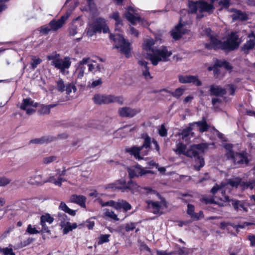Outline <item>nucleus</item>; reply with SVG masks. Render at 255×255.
I'll return each mask as SVG.
<instances>
[{
    "instance_id": "nucleus-35",
    "label": "nucleus",
    "mask_w": 255,
    "mask_h": 255,
    "mask_svg": "<svg viewBox=\"0 0 255 255\" xmlns=\"http://www.w3.org/2000/svg\"><path fill=\"white\" fill-rule=\"evenodd\" d=\"M229 10L231 12H234V13L232 15L233 20H246L247 19L246 15L240 10L234 8L230 9Z\"/></svg>"
},
{
    "instance_id": "nucleus-61",
    "label": "nucleus",
    "mask_w": 255,
    "mask_h": 255,
    "mask_svg": "<svg viewBox=\"0 0 255 255\" xmlns=\"http://www.w3.org/2000/svg\"><path fill=\"white\" fill-rule=\"evenodd\" d=\"M135 228V224L133 223H130L127 224L125 227V229L127 232H129L133 230Z\"/></svg>"
},
{
    "instance_id": "nucleus-49",
    "label": "nucleus",
    "mask_w": 255,
    "mask_h": 255,
    "mask_svg": "<svg viewBox=\"0 0 255 255\" xmlns=\"http://www.w3.org/2000/svg\"><path fill=\"white\" fill-rule=\"evenodd\" d=\"M110 17L114 19L116 21V24L117 26L122 25V20L120 18L119 13L118 12H114Z\"/></svg>"
},
{
    "instance_id": "nucleus-39",
    "label": "nucleus",
    "mask_w": 255,
    "mask_h": 255,
    "mask_svg": "<svg viewBox=\"0 0 255 255\" xmlns=\"http://www.w3.org/2000/svg\"><path fill=\"white\" fill-rule=\"evenodd\" d=\"M195 158L196 163L194 165L195 168L199 171L200 168L204 165V160L202 156L197 154L196 157H194Z\"/></svg>"
},
{
    "instance_id": "nucleus-43",
    "label": "nucleus",
    "mask_w": 255,
    "mask_h": 255,
    "mask_svg": "<svg viewBox=\"0 0 255 255\" xmlns=\"http://www.w3.org/2000/svg\"><path fill=\"white\" fill-rule=\"evenodd\" d=\"M97 201L98 203L101 205L102 207L109 206L112 207L116 209V202L113 200H110L109 201L104 202L101 199L98 198Z\"/></svg>"
},
{
    "instance_id": "nucleus-47",
    "label": "nucleus",
    "mask_w": 255,
    "mask_h": 255,
    "mask_svg": "<svg viewBox=\"0 0 255 255\" xmlns=\"http://www.w3.org/2000/svg\"><path fill=\"white\" fill-rule=\"evenodd\" d=\"M111 237L109 234H101L98 238V244L102 245L110 241L109 238Z\"/></svg>"
},
{
    "instance_id": "nucleus-48",
    "label": "nucleus",
    "mask_w": 255,
    "mask_h": 255,
    "mask_svg": "<svg viewBox=\"0 0 255 255\" xmlns=\"http://www.w3.org/2000/svg\"><path fill=\"white\" fill-rule=\"evenodd\" d=\"M216 65L219 66L220 67H224L227 70H230L232 68L230 64L224 60H217L216 62Z\"/></svg>"
},
{
    "instance_id": "nucleus-53",
    "label": "nucleus",
    "mask_w": 255,
    "mask_h": 255,
    "mask_svg": "<svg viewBox=\"0 0 255 255\" xmlns=\"http://www.w3.org/2000/svg\"><path fill=\"white\" fill-rule=\"evenodd\" d=\"M33 178L35 180V181H32L31 179H30L28 183L31 185H37L40 184L41 183V176L40 175H34L33 176Z\"/></svg>"
},
{
    "instance_id": "nucleus-64",
    "label": "nucleus",
    "mask_w": 255,
    "mask_h": 255,
    "mask_svg": "<svg viewBox=\"0 0 255 255\" xmlns=\"http://www.w3.org/2000/svg\"><path fill=\"white\" fill-rule=\"evenodd\" d=\"M248 239L250 241L251 246L255 247V235H249L248 236Z\"/></svg>"
},
{
    "instance_id": "nucleus-24",
    "label": "nucleus",
    "mask_w": 255,
    "mask_h": 255,
    "mask_svg": "<svg viewBox=\"0 0 255 255\" xmlns=\"http://www.w3.org/2000/svg\"><path fill=\"white\" fill-rule=\"evenodd\" d=\"M86 197L82 195H73L70 198V201L72 203H76L81 207L86 208Z\"/></svg>"
},
{
    "instance_id": "nucleus-26",
    "label": "nucleus",
    "mask_w": 255,
    "mask_h": 255,
    "mask_svg": "<svg viewBox=\"0 0 255 255\" xmlns=\"http://www.w3.org/2000/svg\"><path fill=\"white\" fill-rule=\"evenodd\" d=\"M175 151L178 154H183L187 156L192 157L191 148L190 150H187L186 145L181 142L177 144Z\"/></svg>"
},
{
    "instance_id": "nucleus-32",
    "label": "nucleus",
    "mask_w": 255,
    "mask_h": 255,
    "mask_svg": "<svg viewBox=\"0 0 255 255\" xmlns=\"http://www.w3.org/2000/svg\"><path fill=\"white\" fill-rule=\"evenodd\" d=\"M54 137L52 136H44L41 138H35L30 140V143L35 144H44L53 141Z\"/></svg>"
},
{
    "instance_id": "nucleus-34",
    "label": "nucleus",
    "mask_w": 255,
    "mask_h": 255,
    "mask_svg": "<svg viewBox=\"0 0 255 255\" xmlns=\"http://www.w3.org/2000/svg\"><path fill=\"white\" fill-rule=\"evenodd\" d=\"M63 17H61L57 20H53L49 23V26L52 30L56 31L62 27L65 22L63 20Z\"/></svg>"
},
{
    "instance_id": "nucleus-7",
    "label": "nucleus",
    "mask_w": 255,
    "mask_h": 255,
    "mask_svg": "<svg viewBox=\"0 0 255 255\" xmlns=\"http://www.w3.org/2000/svg\"><path fill=\"white\" fill-rule=\"evenodd\" d=\"M107 21L103 17H99L95 18L92 22H89L85 29L86 35L92 37L96 33H107L109 32V28Z\"/></svg>"
},
{
    "instance_id": "nucleus-14",
    "label": "nucleus",
    "mask_w": 255,
    "mask_h": 255,
    "mask_svg": "<svg viewBox=\"0 0 255 255\" xmlns=\"http://www.w3.org/2000/svg\"><path fill=\"white\" fill-rule=\"evenodd\" d=\"M57 90L60 92H66L67 95H70L72 92L75 93L76 90V87L73 83H64V81L59 78L56 82Z\"/></svg>"
},
{
    "instance_id": "nucleus-8",
    "label": "nucleus",
    "mask_w": 255,
    "mask_h": 255,
    "mask_svg": "<svg viewBox=\"0 0 255 255\" xmlns=\"http://www.w3.org/2000/svg\"><path fill=\"white\" fill-rule=\"evenodd\" d=\"M47 59L50 61L51 65L59 69L63 75H66L68 73L66 70L69 69L71 64V61L69 57L61 58L60 54L54 52L47 56Z\"/></svg>"
},
{
    "instance_id": "nucleus-29",
    "label": "nucleus",
    "mask_w": 255,
    "mask_h": 255,
    "mask_svg": "<svg viewBox=\"0 0 255 255\" xmlns=\"http://www.w3.org/2000/svg\"><path fill=\"white\" fill-rule=\"evenodd\" d=\"M232 204L234 209L238 211H244L247 212L248 211V208L245 203L239 200H232Z\"/></svg>"
},
{
    "instance_id": "nucleus-13",
    "label": "nucleus",
    "mask_w": 255,
    "mask_h": 255,
    "mask_svg": "<svg viewBox=\"0 0 255 255\" xmlns=\"http://www.w3.org/2000/svg\"><path fill=\"white\" fill-rule=\"evenodd\" d=\"M189 29L186 23L181 22V19L178 24L171 31V35L174 40H178L183 35L188 32Z\"/></svg>"
},
{
    "instance_id": "nucleus-1",
    "label": "nucleus",
    "mask_w": 255,
    "mask_h": 255,
    "mask_svg": "<svg viewBox=\"0 0 255 255\" xmlns=\"http://www.w3.org/2000/svg\"><path fill=\"white\" fill-rule=\"evenodd\" d=\"M154 40L148 38L144 40L142 48L146 52V58L150 60L153 65H157L159 62H166L169 60L172 54L171 50H168L166 47L157 48L154 45Z\"/></svg>"
},
{
    "instance_id": "nucleus-19",
    "label": "nucleus",
    "mask_w": 255,
    "mask_h": 255,
    "mask_svg": "<svg viewBox=\"0 0 255 255\" xmlns=\"http://www.w3.org/2000/svg\"><path fill=\"white\" fill-rule=\"evenodd\" d=\"M140 112L138 108L132 109L130 107H123L119 109V115L122 117L131 118Z\"/></svg>"
},
{
    "instance_id": "nucleus-15",
    "label": "nucleus",
    "mask_w": 255,
    "mask_h": 255,
    "mask_svg": "<svg viewBox=\"0 0 255 255\" xmlns=\"http://www.w3.org/2000/svg\"><path fill=\"white\" fill-rule=\"evenodd\" d=\"M228 159L231 160L235 165L248 163L247 158L244 153L229 152L228 154Z\"/></svg>"
},
{
    "instance_id": "nucleus-22",
    "label": "nucleus",
    "mask_w": 255,
    "mask_h": 255,
    "mask_svg": "<svg viewBox=\"0 0 255 255\" xmlns=\"http://www.w3.org/2000/svg\"><path fill=\"white\" fill-rule=\"evenodd\" d=\"M209 144L203 142L194 144L191 146L192 157H196L197 154L204 152L208 148Z\"/></svg>"
},
{
    "instance_id": "nucleus-12",
    "label": "nucleus",
    "mask_w": 255,
    "mask_h": 255,
    "mask_svg": "<svg viewBox=\"0 0 255 255\" xmlns=\"http://www.w3.org/2000/svg\"><path fill=\"white\" fill-rule=\"evenodd\" d=\"M125 16L128 21L132 24H134L137 22L143 24L144 26L148 25V22L142 19L136 12L134 7L132 6L128 7V11L126 13Z\"/></svg>"
},
{
    "instance_id": "nucleus-11",
    "label": "nucleus",
    "mask_w": 255,
    "mask_h": 255,
    "mask_svg": "<svg viewBox=\"0 0 255 255\" xmlns=\"http://www.w3.org/2000/svg\"><path fill=\"white\" fill-rule=\"evenodd\" d=\"M146 203L149 210L154 214H162L163 210L167 207L166 202L163 199L160 202L147 200Z\"/></svg>"
},
{
    "instance_id": "nucleus-31",
    "label": "nucleus",
    "mask_w": 255,
    "mask_h": 255,
    "mask_svg": "<svg viewBox=\"0 0 255 255\" xmlns=\"http://www.w3.org/2000/svg\"><path fill=\"white\" fill-rule=\"evenodd\" d=\"M138 64L141 67V70L142 71V75L146 79H149L151 78L150 72L149 71V68L147 67V62L140 60L138 61Z\"/></svg>"
},
{
    "instance_id": "nucleus-25",
    "label": "nucleus",
    "mask_w": 255,
    "mask_h": 255,
    "mask_svg": "<svg viewBox=\"0 0 255 255\" xmlns=\"http://www.w3.org/2000/svg\"><path fill=\"white\" fill-rule=\"evenodd\" d=\"M189 125L192 127L196 126L197 129L201 132L207 131L209 128V126L204 120L193 123H190Z\"/></svg>"
},
{
    "instance_id": "nucleus-63",
    "label": "nucleus",
    "mask_w": 255,
    "mask_h": 255,
    "mask_svg": "<svg viewBox=\"0 0 255 255\" xmlns=\"http://www.w3.org/2000/svg\"><path fill=\"white\" fill-rule=\"evenodd\" d=\"M222 100L218 98H214L212 99V104L215 107H217L218 104H220Z\"/></svg>"
},
{
    "instance_id": "nucleus-18",
    "label": "nucleus",
    "mask_w": 255,
    "mask_h": 255,
    "mask_svg": "<svg viewBox=\"0 0 255 255\" xmlns=\"http://www.w3.org/2000/svg\"><path fill=\"white\" fill-rule=\"evenodd\" d=\"M83 22L80 17H78L72 21L71 26L69 29V34L70 36H74L79 33L81 27L83 25Z\"/></svg>"
},
{
    "instance_id": "nucleus-58",
    "label": "nucleus",
    "mask_w": 255,
    "mask_h": 255,
    "mask_svg": "<svg viewBox=\"0 0 255 255\" xmlns=\"http://www.w3.org/2000/svg\"><path fill=\"white\" fill-rule=\"evenodd\" d=\"M10 180L5 177H0V186H4L8 184Z\"/></svg>"
},
{
    "instance_id": "nucleus-42",
    "label": "nucleus",
    "mask_w": 255,
    "mask_h": 255,
    "mask_svg": "<svg viewBox=\"0 0 255 255\" xmlns=\"http://www.w3.org/2000/svg\"><path fill=\"white\" fill-rule=\"evenodd\" d=\"M77 227L76 223L71 224L69 222L67 224L62 228L63 229V233L64 235L67 234L69 232L72 231L73 230L75 229Z\"/></svg>"
},
{
    "instance_id": "nucleus-50",
    "label": "nucleus",
    "mask_w": 255,
    "mask_h": 255,
    "mask_svg": "<svg viewBox=\"0 0 255 255\" xmlns=\"http://www.w3.org/2000/svg\"><path fill=\"white\" fill-rule=\"evenodd\" d=\"M102 81L101 78H99L96 80H92L91 81L89 82L88 86L90 88H95L98 86H100L102 84Z\"/></svg>"
},
{
    "instance_id": "nucleus-54",
    "label": "nucleus",
    "mask_w": 255,
    "mask_h": 255,
    "mask_svg": "<svg viewBox=\"0 0 255 255\" xmlns=\"http://www.w3.org/2000/svg\"><path fill=\"white\" fill-rule=\"evenodd\" d=\"M57 159V156H50L48 157H45L43 158V162L45 164H49Z\"/></svg>"
},
{
    "instance_id": "nucleus-57",
    "label": "nucleus",
    "mask_w": 255,
    "mask_h": 255,
    "mask_svg": "<svg viewBox=\"0 0 255 255\" xmlns=\"http://www.w3.org/2000/svg\"><path fill=\"white\" fill-rule=\"evenodd\" d=\"M224 147L225 149L226 150V156L228 158V154L229 152H231L232 153H234V152L232 150L233 145L232 144L229 143H225L224 145Z\"/></svg>"
},
{
    "instance_id": "nucleus-6",
    "label": "nucleus",
    "mask_w": 255,
    "mask_h": 255,
    "mask_svg": "<svg viewBox=\"0 0 255 255\" xmlns=\"http://www.w3.org/2000/svg\"><path fill=\"white\" fill-rule=\"evenodd\" d=\"M215 7L212 2H208L204 0H199L194 1L189 0L188 1L189 12L191 13H196L197 18H202L205 12L212 13Z\"/></svg>"
},
{
    "instance_id": "nucleus-36",
    "label": "nucleus",
    "mask_w": 255,
    "mask_h": 255,
    "mask_svg": "<svg viewBox=\"0 0 255 255\" xmlns=\"http://www.w3.org/2000/svg\"><path fill=\"white\" fill-rule=\"evenodd\" d=\"M255 46V41L254 39H250L247 41L242 47V51L245 54H248L249 51Z\"/></svg>"
},
{
    "instance_id": "nucleus-27",
    "label": "nucleus",
    "mask_w": 255,
    "mask_h": 255,
    "mask_svg": "<svg viewBox=\"0 0 255 255\" xmlns=\"http://www.w3.org/2000/svg\"><path fill=\"white\" fill-rule=\"evenodd\" d=\"M65 173H66V170H63L61 172V173L60 174H59V176L58 177L57 179H56L54 176H51L49 177V178L47 181H45L44 182H50V183H52L55 184V185H57L58 186H61L62 185V182L66 181L65 179H64V178L61 177L62 176L65 175Z\"/></svg>"
},
{
    "instance_id": "nucleus-60",
    "label": "nucleus",
    "mask_w": 255,
    "mask_h": 255,
    "mask_svg": "<svg viewBox=\"0 0 255 255\" xmlns=\"http://www.w3.org/2000/svg\"><path fill=\"white\" fill-rule=\"evenodd\" d=\"M139 249H140V251H146L148 252V253H149L151 254V255H152V251H151V249L149 248H148L144 243H141V244L139 246Z\"/></svg>"
},
{
    "instance_id": "nucleus-21",
    "label": "nucleus",
    "mask_w": 255,
    "mask_h": 255,
    "mask_svg": "<svg viewBox=\"0 0 255 255\" xmlns=\"http://www.w3.org/2000/svg\"><path fill=\"white\" fill-rule=\"evenodd\" d=\"M179 80L181 83H193L197 86L201 85V82L197 77L194 76L180 75L179 76Z\"/></svg>"
},
{
    "instance_id": "nucleus-33",
    "label": "nucleus",
    "mask_w": 255,
    "mask_h": 255,
    "mask_svg": "<svg viewBox=\"0 0 255 255\" xmlns=\"http://www.w3.org/2000/svg\"><path fill=\"white\" fill-rule=\"evenodd\" d=\"M250 225H251V224L250 223L245 222L243 224H239L237 226H235L234 224H232L230 222H223L220 223V227L222 230H225V229L228 230V227L229 226H232L234 228L237 227V228L242 229V228H245V227L249 226Z\"/></svg>"
},
{
    "instance_id": "nucleus-30",
    "label": "nucleus",
    "mask_w": 255,
    "mask_h": 255,
    "mask_svg": "<svg viewBox=\"0 0 255 255\" xmlns=\"http://www.w3.org/2000/svg\"><path fill=\"white\" fill-rule=\"evenodd\" d=\"M131 208V205L126 200H118L116 202V209L117 210L123 209L125 212H127L130 210Z\"/></svg>"
},
{
    "instance_id": "nucleus-45",
    "label": "nucleus",
    "mask_w": 255,
    "mask_h": 255,
    "mask_svg": "<svg viewBox=\"0 0 255 255\" xmlns=\"http://www.w3.org/2000/svg\"><path fill=\"white\" fill-rule=\"evenodd\" d=\"M187 214L192 218L198 219L199 217L198 214L194 213V207L191 204H188Z\"/></svg>"
},
{
    "instance_id": "nucleus-4",
    "label": "nucleus",
    "mask_w": 255,
    "mask_h": 255,
    "mask_svg": "<svg viewBox=\"0 0 255 255\" xmlns=\"http://www.w3.org/2000/svg\"><path fill=\"white\" fill-rule=\"evenodd\" d=\"M205 32L209 37L210 40V44L207 43L205 45L206 48L208 49H222L232 50L237 48L239 45V43L238 41L239 37L235 32H232L229 35L227 40L223 42L212 36L211 34V29L210 28H207Z\"/></svg>"
},
{
    "instance_id": "nucleus-3",
    "label": "nucleus",
    "mask_w": 255,
    "mask_h": 255,
    "mask_svg": "<svg viewBox=\"0 0 255 255\" xmlns=\"http://www.w3.org/2000/svg\"><path fill=\"white\" fill-rule=\"evenodd\" d=\"M106 189H111L113 191L116 189L121 190L123 192L129 190L133 194H146L149 198H154L158 197L159 194L155 191L148 187H142L137 185L135 183L130 180L127 183L124 179H121L114 183L109 184L106 186Z\"/></svg>"
},
{
    "instance_id": "nucleus-56",
    "label": "nucleus",
    "mask_w": 255,
    "mask_h": 255,
    "mask_svg": "<svg viewBox=\"0 0 255 255\" xmlns=\"http://www.w3.org/2000/svg\"><path fill=\"white\" fill-rule=\"evenodd\" d=\"M184 89L181 88H177L174 92L172 93V95L173 97H176V98H179L184 92Z\"/></svg>"
},
{
    "instance_id": "nucleus-23",
    "label": "nucleus",
    "mask_w": 255,
    "mask_h": 255,
    "mask_svg": "<svg viewBox=\"0 0 255 255\" xmlns=\"http://www.w3.org/2000/svg\"><path fill=\"white\" fill-rule=\"evenodd\" d=\"M54 221V218L49 214L42 215L40 217V225L42 226V230L45 233H49L50 231L46 226V223L51 224Z\"/></svg>"
},
{
    "instance_id": "nucleus-46",
    "label": "nucleus",
    "mask_w": 255,
    "mask_h": 255,
    "mask_svg": "<svg viewBox=\"0 0 255 255\" xmlns=\"http://www.w3.org/2000/svg\"><path fill=\"white\" fill-rule=\"evenodd\" d=\"M192 126H190L189 125V127H187L184 128L181 132V135L182 136V138L183 140H187L188 139V136L190 135V132L192 130Z\"/></svg>"
},
{
    "instance_id": "nucleus-40",
    "label": "nucleus",
    "mask_w": 255,
    "mask_h": 255,
    "mask_svg": "<svg viewBox=\"0 0 255 255\" xmlns=\"http://www.w3.org/2000/svg\"><path fill=\"white\" fill-rule=\"evenodd\" d=\"M104 215L105 217L110 218L111 219H112L115 221H118L119 220V218L114 211L109 209H105L104 210Z\"/></svg>"
},
{
    "instance_id": "nucleus-37",
    "label": "nucleus",
    "mask_w": 255,
    "mask_h": 255,
    "mask_svg": "<svg viewBox=\"0 0 255 255\" xmlns=\"http://www.w3.org/2000/svg\"><path fill=\"white\" fill-rule=\"evenodd\" d=\"M55 104H50L48 105H42L38 110V113L41 115L49 114L51 108L56 106Z\"/></svg>"
},
{
    "instance_id": "nucleus-52",
    "label": "nucleus",
    "mask_w": 255,
    "mask_h": 255,
    "mask_svg": "<svg viewBox=\"0 0 255 255\" xmlns=\"http://www.w3.org/2000/svg\"><path fill=\"white\" fill-rule=\"evenodd\" d=\"M41 62L42 60L40 58H36L35 57H32L30 63L31 69L32 70L35 69L37 67V66Z\"/></svg>"
},
{
    "instance_id": "nucleus-44",
    "label": "nucleus",
    "mask_w": 255,
    "mask_h": 255,
    "mask_svg": "<svg viewBox=\"0 0 255 255\" xmlns=\"http://www.w3.org/2000/svg\"><path fill=\"white\" fill-rule=\"evenodd\" d=\"M82 59H86L87 60V63L85 64L86 66V68H88V71L89 72L95 73L96 72V63H92L91 62V60L89 57H85L83 58Z\"/></svg>"
},
{
    "instance_id": "nucleus-59",
    "label": "nucleus",
    "mask_w": 255,
    "mask_h": 255,
    "mask_svg": "<svg viewBox=\"0 0 255 255\" xmlns=\"http://www.w3.org/2000/svg\"><path fill=\"white\" fill-rule=\"evenodd\" d=\"M158 133L161 136H165L167 135V129L164 124L162 125L159 128Z\"/></svg>"
},
{
    "instance_id": "nucleus-9",
    "label": "nucleus",
    "mask_w": 255,
    "mask_h": 255,
    "mask_svg": "<svg viewBox=\"0 0 255 255\" xmlns=\"http://www.w3.org/2000/svg\"><path fill=\"white\" fill-rule=\"evenodd\" d=\"M110 38L116 43L115 48L120 49L121 52L124 53L127 57L129 56L130 44L124 38L123 35L120 34H110Z\"/></svg>"
},
{
    "instance_id": "nucleus-38",
    "label": "nucleus",
    "mask_w": 255,
    "mask_h": 255,
    "mask_svg": "<svg viewBox=\"0 0 255 255\" xmlns=\"http://www.w3.org/2000/svg\"><path fill=\"white\" fill-rule=\"evenodd\" d=\"M59 209L71 216H74L76 215V210H73L70 209L63 202H62L60 203L59 205Z\"/></svg>"
},
{
    "instance_id": "nucleus-17",
    "label": "nucleus",
    "mask_w": 255,
    "mask_h": 255,
    "mask_svg": "<svg viewBox=\"0 0 255 255\" xmlns=\"http://www.w3.org/2000/svg\"><path fill=\"white\" fill-rule=\"evenodd\" d=\"M37 106V103H34L30 98H26L23 100L20 108L26 111L27 114L31 115L35 112L33 108L36 107Z\"/></svg>"
},
{
    "instance_id": "nucleus-20",
    "label": "nucleus",
    "mask_w": 255,
    "mask_h": 255,
    "mask_svg": "<svg viewBox=\"0 0 255 255\" xmlns=\"http://www.w3.org/2000/svg\"><path fill=\"white\" fill-rule=\"evenodd\" d=\"M128 171L129 177L131 178L142 176L148 172V171H144L139 165L128 168Z\"/></svg>"
},
{
    "instance_id": "nucleus-62",
    "label": "nucleus",
    "mask_w": 255,
    "mask_h": 255,
    "mask_svg": "<svg viewBox=\"0 0 255 255\" xmlns=\"http://www.w3.org/2000/svg\"><path fill=\"white\" fill-rule=\"evenodd\" d=\"M33 240L32 238H29L26 240L24 241L21 243V247H25L33 242Z\"/></svg>"
},
{
    "instance_id": "nucleus-5",
    "label": "nucleus",
    "mask_w": 255,
    "mask_h": 255,
    "mask_svg": "<svg viewBox=\"0 0 255 255\" xmlns=\"http://www.w3.org/2000/svg\"><path fill=\"white\" fill-rule=\"evenodd\" d=\"M151 144V148L155 149L157 151H159V146L157 142L153 139L151 142L150 138L146 136L144 139V142L142 146L139 147H133L126 149L127 151L131 155H133L136 159L140 160L143 159L142 156L147 154L150 149V145Z\"/></svg>"
},
{
    "instance_id": "nucleus-51",
    "label": "nucleus",
    "mask_w": 255,
    "mask_h": 255,
    "mask_svg": "<svg viewBox=\"0 0 255 255\" xmlns=\"http://www.w3.org/2000/svg\"><path fill=\"white\" fill-rule=\"evenodd\" d=\"M0 253L4 255H15L12 248H0Z\"/></svg>"
},
{
    "instance_id": "nucleus-2",
    "label": "nucleus",
    "mask_w": 255,
    "mask_h": 255,
    "mask_svg": "<svg viewBox=\"0 0 255 255\" xmlns=\"http://www.w3.org/2000/svg\"><path fill=\"white\" fill-rule=\"evenodd\" d=\"M254 174L255 175V168L254 169ZM229 186L233 188H238L241 186L243 189L255 188V180L250 181L247 182H243L242 179L239 177L234 178L228 180L227 183H222L220 185L216 184L211 189V193L213 195H215L218 192H221V196L219 197V199L224 203H219L221 206L226 205L225 203L230 201L228 196L226 195L225 190Z\"/></svg>"
},
{
    "instance_id": "nucleus-10",
    "label": "nucleus",
    "mask_w": 255,
    "mask_h": 255,
    "mask_svg": "<svg viewBox=\"0 0 255 255\" xmlns=\"http://www.w3.org/2000/svg\"><path fill=\"white\" fill-rule=\"evenodd\" d=\"M93 100L95 104L97 105L109 104L112 103H117L120 105H123L124 101L122 96L101 94L95 95Z\"/></svg>"
},
{
    "instance_id": "nucleus-28",
    "label": "nucleus",
    "mask_w": 255,
    "mask_h": 255,
    "mask_svg": "<svg viewBox=\"0 0 255 255\" xmlns=\"http://www.w3.org/2000/svg\"><path fill=\"white\" fill-rule=\"evenodd\" d=\"M210 92L211 95H215L217 96H223L226 93L225 89L215 85H213L210 86Z\"/></svg>"
},
{
    "instance_id": "nucleus-41",
    "label": "nucleus",
    "mask_w": 255,
    "mask_h": 255,
    "mask_svg": "<svg viewBox=\"0 0 255 255\" xmlns=\"http://www.w3.org/2000/svg\"><path fill=\"white\" fill-rule=\"evenodd\" d=\"M58 221H59L60 226L62 228L68 224L69 222V219L65 214L59 213Z\"/></svg>"
},
{
    "instance_id": "nucleus-16",
    "label": "nucleus",
    "mask_w": 255,
    "mask_h": 255,
    "mask_svg": "<svg viewBox=\"0 0 255 255\" xmlns=\"http://www.w3.org/2000/svg\"><path fill=\"white\" fill-rule=\"evenodd\" d=\"M87 60L82 59L77 64V67L74 73V75L76 77V81L81 80L86 74V66L85 64L87 63Z\"/></svg>"
},
{
    "instance_id": "nucleus-55",
    "label": "nucleus",
    "mask_w": 255,
    "mask_h": 255,
    "mask_svg": "<svg viewBox=\"0 0 255 255\" xmlns=\"http://www.w3.org/2000/svg\"><path fill=\"white\" fill-rule=\"evenodd\" d=\"M26 232L29 234H36L39 233L34 227L30 224L28 225Z\"/></svg>"
}]
</instances>
